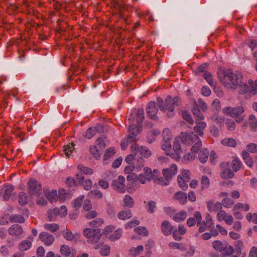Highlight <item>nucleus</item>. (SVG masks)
I'll use <instances>...</instances> for the list:
<instances>
[{
	"mask_svg": "<svg viewBox=\"0 0 257 257\" xmlns=\"http://www.w3.org/2000/svg\"><path fill=\"white\" fill-rule=\"evenodd\" d=\"M110 252V246L107 245H104L101 247L100 249V253L102 255L107 256Z\"/></svg>",
	"mask_w": 257,
	"mask_h": 257,
	"instance_id": "obj_62",
	"label": "nucleus"
},
{
	"mask_svg": "<svg viewBox=\"0 0 257 257\" xmlns=\"http://www.w3.org/2000/svg\"><path fill=\"white\" fill-rule=\"evenodd\" d=\"M194 145L192 147L191 150L193 153H197L202 147V142L198 137V139L194 143Z\"/></svg>",
	"mask_w": 257,
	"mask_h": 257,
	"instance_id": "obj_40",
	"label": "nucleus"
},
{
	"mask_svg": "<svg viewBox=\"0 0 257 257\" xmlns=\"http://www.w3.org/2000/svg\"><path fill=\"white\" fill-rule=\"evenodd\" d=\"M233 201L229 198H224L222 201V205L225 207L230 208L233 204Z\"/></svg>",
	"mask_w": 257,
	"mask_h": 257,
	"instance_id": "obj_61",
	"label": "nucleus"
},
{
	"mask_svg": "<svg viewBox=\"0 0 257 257\" xmlns=\"http://www.w3.org/2000/svg\"><path fill=\"white\" fill-rule=\"evenodd\" d=\"M145 118L144 112L143 108H139L137 111L136 121L138 125H140Z\"/></svg>",
	"mask_w": 257,
	"mask_h": 257,
	"instance_id": "obj_28",
	"label": "nucleus"
},
{
	"mask_svg": "<svg viewBox=\"0 0 257 257\" xmlns=\"http://www.w3.org/2000/svg\"><path fill=\"white\" fill-rule=\"evenodd\" d=\"M217 74L219 81L227 89L235 90L239 88V93L242 94L248 92V86L242 82L243 77L241 72H233L231 70L227 69Z\"/></svg>",
	"mask_w": 257,
	"mask_h": 257,
	"instance_id": "obj_1",
	"label": "nucleus"
},
{
	"mask_svg": "<svg viewBox=\"0 0 257 257\" xmlns=\"http://www.w3.org/2000/svg\"><path fill=\"white\" fill-rule=\"evenodd\" d=\"M201 184L202 185V189L204 190L207 188L210 185V181L208 177L206 176H203L201 178Z\"/></svg>",
	"mask_w": 257,
	"mask_h": 257,
	"instance_id": "obj_54",
	"label": "nucleus"
},
{
	"mask_svg": "<svg viewBox=\"0 0 257 257\" xmlns=\"http://www.w3.org/2000/svg\"><path fill=\"white\" fill-rule=\"evenodd\" d=\"M60 214V209L55 208L52 210H49L47 211V217L50 221H54L57 216Z\"/></svg>",
	"mask_w": 257,
	"mask_h": 257,
	"instance_id": "obj_22",
	"label": "nucleus"
},
{
	"mask_svg": "<svg viewBox=\"0 0 257 257\" xmlns=\"http://www.w3.org/2000/svg\"><path fill=\"white\" fill-rule=\"evenodd\" d=\"M222 251L223 252L220 254L221 257H225L232 254L234 252V249L232 246L225 243Z\"/></svg>",
	"mask_w": 257,
	"mask_h": 257,
	"instance_id": "obj_25",
	"label": "nucleus"
},
{
	"mask_svg": "<svg viewBox=\"0 0 257 257\" xmlns=\"http://www.w3.org/2000/svg\"><path fill=\"white\" fill-rule=\"evenodd\" d=\"M248 84H249L250 88L248 87V91H249L253 95L257 94V80L254 82L249 80L248 81Z\"/></svg>",
	"mask_w": 257,
	"mask_h": 257,
	"instance_id": "obj_36",
	"label": "nucleus"
},
{
	"mask_svg": "<svg viewBox=\"0 0 257 257\" xmlns=\"http://www.w3.org/2000/svg\"><path fill=\"white\" fill-rule=\"evenodd\" d=\"M122 234L121 229L118 228L117 229L113 234H111L109 236V239L111 241H114L116 239H119Z\"/></svg>",
	"mask_w": 257,
	"mask_h": 257,
	"instance_id": "obj_47",
	"label": "nucleus"
},
{
	"mask_svg": "<svg viewBox=\"0 0 257 257\" xmlns=\"http://www.w3.org/2000/svg\"><path fill=\"white\" fill-rule=\"evenodd\" d=\"M196 125H195L193 128L194 131L197 134L196 135L197 136H203L204 135L203 130L205 129L206 126V123L201 120H196Z\"/></svg>",
	"mask_w": 257,
	"mask_h": 257,
	"instance_id": "obj_16",
	"label": "nucleus"
},
{
	"mask_svg": "<svg viewBox=\"0 0 257 257\" xmlns=\"http://www.w3.org/2000/svg\"><path fill=\"white\" fill-rule=\"evenodd\" d=\"M177 168L175 164H172L169 168L164 169L162 170L163 176L168 182L172 179V176L177 173Z\"/></svg>",
	"mask_w": 257,
	"mask_h": 257,
	"instance_id": "obj_11",
	"label": "nucleus"
},
{
	"mask_svg": "<svg viewBox=\"0 0 257 257\" xmlns=\"http://www.w3.org/2000/svg\"><path fill=\"white\" fill-rule=\"evenodd\" d=\"M187 216V212L185 211H181L180 212L176 213L173 217V219L176 222L183 221Z\"/></svg>",
	"mask_w": 257,
	"mask_h": 257,
	"instance_id": "obj_32",
	"label": "nucleus"
},
{
	"mask_svg": "<svg viewBox=\"0 0 257 257\" xmlns=\"http://www.w3.org/2000/svg\"><path fill=\"white\" fill-rule=\"evenodd\" d=\"M234 176V173L229 168L223 169L220 173V176L223 179L232 178Z\"/></svg>",
	"mask_w": 257,
	"mask_h": 257,
	"instance_id": "obj_27",
	"label": "nucleus"
},
{
	"mask_svg": "<svg viewBox=\"0 0 257 257\" xmlns=\"http://www.w3.org/2000/svg\"><path fill=\"white\" fill-rule=\"evenodd\" d=\"M66 184L69 187L78 185V182L77 180V176H76L75 179L72 177H68L66 180Z\"/></svg>",
	"mask_w": 257,
	"mask_h": 257,
	"instance_id": "obj_55",
	"label": "nucleus"
},
{
	"mask_svg": "<svg viewBox=\"0 0 257 257\" xmlns=\"http://www.w3.org/2000/svg\"><path fill=\"white\" fill-rule=\"evenodd\" d=\"M248 124L253 131H256L257 128V120L254 115L251 114L249 116Z\"/></svg>",
	"mask_w": 257,
	"mask_h": 257,
	"instance_id": "obj_34",
	"label": "nucleus"
},
{
	"mask_svg": "<svg viewBox=\"0 0 257 257\" xmlns=\"http://www.w3.org/2000/svg\"><path fill=\"white\" fill-rule=\"evenodd\" d=\"M132 216V212L131 210L127 211L122 210L118 212L117 217L119 219L125 220L130 218Z\"/></svg>",
	"mask_w": 257,
	"mask_h": 257,
	"instance_id": "obj_30",
	"label": "nucleus"
},
{
	"mask_svg": "<svg viewBox=\"0 0 257 257\" xmlns=\"http://www.w3.org/2000/svg\"><path fill=\"white\" fill-rule=\"evenodd\" d=\"M194 217L196 218L197 221V225L199 227V232H204L207 227H208V224L205 223V221L201 222L202 216L201 213L199 211H196L194 212Z\"/></svg>",
	"mask_w": 257,
	"mask_h": 257,
	"instance_id": "obj_12",
	"label": "nucleus"
},
{
	"mask_svg": "<svg viewBox=\"0 0 257 257\" xmlns=\"http://www.w3.org/2000/svg\"><path fill=\"white\" fill-rule=\"evenodd\" d=\"M162 137L164 142L170 141L172 139L171 131L168 128H165L162 132Z\"/></svg>",
	"mask_w": 257,
	"mask_h": 257,
	"instance_id": "obj_42",
	"label": "nucleus"
},
{
	"mask_svg": "<svg viewBox=\"0 0 257 257\" xmlns=\"http://www.w3.org/2000/svg\"><path fill=\"white\" fill-rule=\"evenodd\" d=\"M125 178L122 176H119L117 179L112 181L111 186L115 191L123 193L125 192Z\"/></svg>",
	"mask_w": 257,
	"mask_h": 257,
	"instance_id": "obj_5",
	"label": "nucleus"
},
{
	"mask_svg": "<svg viewBox=\"0 0 257 257\" xmlns=\"http://www.w3.org/2000/svg\"><path fill=\"white\" fill-rule=\"evenodd\" d=\"M144 176L146 177V179L148 181H150L152 179H153L156 173L158 172L157 170H154L152 173V170L150 168L148 167L144 168Z\"/></svg>",
	"mask_w": 257,
	"mask_h": 257,
	"instance_id": "obj_24",
	"label": "nucleus"
},
{
	"mask_svg": "<svg viewBox=\"0 0 257 257\" xmlns=\"http://www.w3.org/2000/svg\"><path fill=\"white\" fill-rule=\"evenodd\" d=\"M118 5V9H119V17L121 19H124V16L123 15L124 11L126 10H128V7L126 6V5H120L117 4Z\"/></svg>",
	"mask_w": 257,
	"mask_h": 257,
	"instance_id": "obj_56",
	"label": "nucleus"
},
{
	"mask_svg": "<svg viewBox=\"0 0 257 257\" xmlns=\"http://www.w3.org/2000/svg\"><path fill=\"white\" fill-rule=\"evenodd\" d=\"M84 196H80L77 198L75 199L73 203V207L75 208H79L80 207L82 204Z\"/></svg>",
	"mask_w": 257,
	"mask_h": 257,
	"instance_id": "obj_60",
	"label": "nucleus"
},
{
	"mask_svg": "<svg viewBox=\"0 0 257 257\" xmlns=\"http://www.w3.org/2000/svg\"><path fill=\"white\" fill-rule=\"evenodd\" d=\"M83 235L88 238V241L91 243H95L99 241L101 236V229L99 228H85Z\"/></svg>",
	"mask_w": 257,
	"mask_h": 257,
	"instance_id": "obj_3",
	"label": "nucleus"
},
{
	"mask_svg": "<svg viewBox=\"0 0 257 257\" xmlns=\"http://www.w3.org/2000/svg\"><path fill=\"white\" fill-rule=\"evenodd\" d=\"M103 223V220L101 218H96L89 222V225L92 227H98Z\"/></svg>",
	"mask_w": 257,
	"mask_h": 257,
	"instance_id": "obj_52",
	"label": "nucleus"
},
{
	"mask_svg": "<svg viewBox=\"0 0 257 257\" xmlns=\"http://www.w3.org/2000/svg\"><path fill=\"white\" fill-rule=\"evenodd\" d=\"M156 208V203L154 201H150L148 202L146 208L147 209V211L150 213H153L155 211V209Z\"/></svg>",
	"mask_w": 257,
	"mask_h": 257,
	"instance_id": "obj_50",
	"label": "nucleus"
},
{
	"mask_svg": "<svg viewBox=\"0 0 257 257\" xmlns=\"http://www.w3.org/2000/svg\"><path fill=\"white\" fill-rule=\"evenodd\" d=\"M128 131L130 134L135 136H138L140 133V130L139 126H137L135 124H131L128 127Z\"/></svg>",
	"mask_w": 257,
	"mask_h": 257,
	"instance_id": "obj_51",
	"label": "nucleus"
},
{
	"mask_svg": "<svg viewBox=\"0 0 257 257\" xmlns=\"http://www.w3.org/2000/svg\"><path fill=\"white\" fill-rule=\"evenodd\" d=\"M203 77L210 86L213 85L212 75L209 72H205L203 74Z\"/></svg>",
	"mask_w": 257,
	"mask_h": 257,
	"instance_id": "obj_58",
	"label": "nucleus"
},
{
	"mask_svg": "<svg viewBox=\"0 0 257 257\" xmlns=\"http://www.w3.org/2000/svg\"><path fill=\"white\" fill-rule=\"evenodd\" d=\"M88 195L96 199H100L103 197L102 193L99 190H92L88 193Z\"/></svg>",
	"mask_w": 257,
	"mask_h": 257,
	"instance_id": "obj_31",
	"label": "nucleus"
},
{
	"mask_svg": "<svg viewBox=\"0 0 257 257\" xmlns=\"http://www.w3.org/2000/svg\"><path fill=\"white\" fill-rule=\"evenodd\" d=\"M74 144L72 143L69 144L66 146H64L63 147V151L65 154V155L69 157L70 154L73 152L74 149Z\"/></svg>",
	"mask_w": 257,
	"mask_h": 257,
	"instance_id": "obj_39",
	"label": "nucleus"
},
{
	"mask_svg": "<svg viewBox=\"0 0 257 257\" xmlns=\"http://www.w3.org/2000/svg\"><path fill=\"white\" fill-rule=\"evenodd\" d=\"M89 152L91 155L96 159H98L100 157V154L95 146H91L89 148Z\"/></svg>",
	"mask_w": 257,
	"mask_h": 257,
	"instance_id": "obj_41",
	"label": "nucleus"
},
{
	"mask_svg": "<svg viewBox=\"0 0 257 257\" xmlns=\"http://www.w3.org/2000/svg\"><path fill=\"white\" fill-rule=\"evenodd\" d=\"M244 108L242 106H237L233 108L230 112V116L235 118V121L240 123L243 119L244 116L242 115L244 112Z\"/></svg>",
	"mask_w": 257,
	"mask_h": 257,
	"instance_id": "obj_8",
	"label": "nucleus"
},
{
	"mask_svg": "<svg viewBox=\"0 0 257 257\" xmlns=\"http://www.w3.org/2000/svg\"><path fill=\"white\" fill-rule=\"evenodd\" d=\"M76 176L78 185H82L86 190H89L91 188L92 182L90 179L85 180V178L82 173L77 174Z\"/></svg>",
	"mask_w": 257,
	"mask_h": 257,
	"instance_id": "obj_9",
	"label": "nucleus"
},
{
	"mask_svg": "<svg viewBox=\"0 0 257 257\" xmlns=\"http://www.w3.org/2000/svg\"><path fill=\"white\" fill-rule=\"evenodd\" d=\"M115 153L114 152V149L113 148H110L108 149H107L104 155V161H105L107 159H108L111 156L113 155Z\"/></svg>",
	"mask_w": 257,
	"mask_h": 257,
	"instance_id": "obj_63",
	"label": "nucleus"
},
{
	"mask_svg": "<svg viewBox=\"0 0 257 257\" xmlns=\"http://www.w3.org/2000/svg\"><path fill=\"white\" fill-rule=\"evenodd\" d=\"M153 180L155 183L164 185H167L169 182L165 178L164 179L162 177H158L156 174L154 177Z\"/></svg>",
	"mask_w": 257,
	"mask_h": 257,
	"instance_id": "obj_44",
	"label": "nucleus"
},
{
	"mask_svg": "<svg viewBox=\"0 0 257 257\" xmlns=\"http://www.w3.org/2000/svg\"><path fill=\"white\" fill-rule=\"evenodd\" d=\"M14 190V187L12 185H8L5 186V188L1 191L0 193L3 194V197L5 200L9 199L12 193Z\"/></svg>",
	"mask_w": 257,
	"mask_h": 257,
	"instance_id": "obj_21",
	"label": "nucleus"
},
{
	"mask_svg": "<svg viewBox=\"0 0 257 257\" xmlns=\"http://www.w3.org/2000/svg\"><path fill=\"white\" fill-rule=\"evenodd\" d=\"M28 239H31L32 240H33V238L30 237ZM31 241L29 239H27L21 241V242L19 244V248L21 251H24L29 249L31 247Z\"/></svg>",
	"mask_w": 257,
	"mask_h": 257,
	"instance_id": "obj_23",
	"label": "nucleus"
},
{
	"mask_svg": "<svg viewBox=\"0 0 257 257\" xmlns=\"http://www.w3.org/2000/svg\"><path fill=\"white\" fill-rule=\"evenodd\" d=\"M173 228L174 227L167 220L163 221L161 225L162 232L166 236L169 235L172 233Z\"/></svg>",
	"mask_w": 257,
	"mask_h": 257,
	"instance_id": "obj_15",
	"label": "nucleus"
},
{
	"mask_svg": "<svg viewBox=\"0 0 257 257\" xmlns=\"http://www.w3.org/2000/svg\"><path fill=\"white\" fill-rule=\"evenodd\" d=\"M77 168L82 173L86 175H91L93 173L92 169L85 167L82 165H79Z\"/></svg>",
	"mask_w": 257,
	"mask_h": 257,
	"instance_id": "obj_46",
	"label": "nucleus"
},
{
	"mask_svg": "<svg viewBox=\"0 0 257 257\" xmlns=\"http://www.w3.org/2000/svg\"><path fill=\"white\" fill-rule=\"evenodd\" d=\"M209 151L206 148L202 149L198 154V159L201 163H206L208 158Z\"/></svg>",
	"mask_w": 257,
	"mask_h": 257,
	"instance_id": "obj_19",
	"label": "nucleus"
},
{
	"mask_svg": "<svg viewBox=\"0 0 257 257\" xmlns=\"http://www.w3.org/2000/svg\"><path fill=\"white\" fill-rule=\"evenodd\" d=\"M123 202L125 206L128 208L133 207L135 204L134 199L130 195H126L124 196Z\"/></svg>",
	"mask_w": 257,
	"mask_h": 257,
	"instance_id": "obj_35",
	"label": "nucleus"
},
{
	"mask_svg": "<svg viewBox=\"0 0 257 257\" xmlns=\"http://www.w3.org/2000/svg\"><path fill=\"white\" fill-rule=\"evenodd\" d=\"M28 198L26 193L23 192H21L19 194V203L23 205L28 202Z\"/></svg>",
	"mask_w": 257,
	"mask_h": 257,
	"instance_id": "obj_49",
	"label": "nucleus"
},
{
	"mask_svg": "<svg viewBox=\"0 0 257 257\" xmlns=\"http://www.w3.org/2000/svg\"><path fill=\"white\" fill-rule=\"evenodd\" d=\"M242 157L246 165H247L249 168L253 167V161L251 156L246 151L244 150L242 151Z\"/></svg>",
	"mask_w": 257,
	"mask_h": 257,
	"instance_id": "obj_20",
	"label": "nucleus"
},
{
	"mask_svg": "<svg viewBox=\"0 0 257 257\" xmlns=\"http://www.w3.org/2000/svg\"><path fill=\"white\" fill-rule=\"evenodd\" d=\"M247 150L251 153H257V145L250 143L246 146Z\"/></svg>",
	"mask_w": 257,
	"mask_h": 257,
	"instance_id": "obj_64",
	"label": "nucleus"
},
{
	"mask_svg": "<svg viewBox=\"0 0 257 257\" xmlns=\"http://www.w3.org/2000/svg\"><path fill=\"white\" fill-rule=\"evenodd\" d=\"M173 149L175 152H179L180 153L182 152L181 144L178 139H175L173 145Z\"/></svg>",
	"mask_w": 257,
	"mask_h": 257,
	"instance_id": "obj_57",
	"label": "nucleus"
},
{
	"mask_svg": "<svg viewBox=\"0 0 257 257\" xmlns=\"http://www.w3.org/2000/svg\"><path fill=\"white\" fill-rule=\"evenodd\" d=\"M46 196L51 201H56L57 200V193L56 190H52L50 193H45Z\"/></svg>",
	"mask_w": 257,
	"mask_h": 257,
	"instance_id": "obj_43",
	"label": "nucleus"
},
{
	"mask_svg": "<svg viewBox=\"0 0 257 257\" xmlns=\"http://www.w3.org/2000/svg\"><path fill=\"white\" fill-rule=\"evenodd\" d=\"M182 116L183 118L190 124H193L194 120L192 116L186 111H182Z\"/></svg>",
	"mask_w": 257,
	"mask_h": 257,
	"instance_id": "obj_53",
	"label": "nucleus"
},
{
	"mask_svg": "<svg viewBox=\"0 0 257 257\" xmlns=\"http://www.w3.org/2000/svg\"><path fill=\"white\" fill-rule=\"evenodd\" d=\"M225 243H223L220 240H215L213 241L212 245L213 248L218 251H221Z\"/></svg>",
	"mask_w": 257,
	"mask_h": 257,
	"instance_id": "obj_37",
	"label": "nucleus"
},
{
	"mask_svg": "<svg viewBox=\"0 0 257 257\" xmlns=\"http://www.w3.org/2000/svg\"><path fill=\"white\" fill-rule=\"evenodd\" d=\"M191 111L196 118V120H202L204 118L203 114L200 112L199 106L195 101L194 102L193 106L191 109Z\"/></svg>",
	"mask_w": 257,
	"mask_h": 257,
	"instance_id": "obj_17",
	"label": "nucleus"
},
{
	"mask_svg": "<svg viewBox=\"0 0 257 257\" xmlns=\"http://www.w3.org/2000/svg\"><path fill=\"white\" fill-rule=\"evenodd\" d=\"M9 220L11 222L22 223L25 222L24 217L20 214H14L10 216Z\"/></svg>",
	"mask_w": 257,
	"mask_h": 257,
	"instance_id": "obj_29",
	"label": "nucleus"
},
{
	"mask_svg": "<svg viewBox=\"0 0 257 257\" xmlns=\"http://www.w3.org/2000/svg\"><path fill=\"white\" fill-rule=\"evenodd\" d=\"M44 227L46 230L54 232L59 229V225L56 223H46L44 225Z\"/></svg>",
	"mask_w": 257,
	"mask_h": 257,
	"instance_id": "obj_33",
	"label": "nucleus"
},
{
	"mask_svg": "<svg viewBox=\"0 0 257 257\" xmlns=\"http://www.w3.org/2000/svg\"><path fill=\"white\" fill-rule=\"evenodd\" d=\"M175 198L178 200L180 203L184 204L187 202V195L185 193L182 191H179L175 194Z\"/></svg>",
	"mask_w": 257,
	"mask_h": 257,
	"instance_id": "obj_26",
	"label": "nucleus"
},
{
	"mask_svg": "<svg viewBox=\"0 0 257 257\" xmlns=\"http://www.w3.org/2000/svg\"><path fill=\"white\" fill-rule=\"evenodd\" d=\"M178 101L179 97L178 96H175L172 98L171 96H168L165 101L161 97H158L157 98L158 106L160 110L162 112L168 110L167 115L169 117H173L174 115V108L176 106L178 105Z\"/></svg>",
	"mask_w": 257,
	"mask_h": 257,
	"instance_id": "obj_2",
	"label": "nucleus"
},
{
	"mask_svg": "<svg viewBox=\"0 0 257 257\" xmlns=\"http://www.w3.org/2000/svg\"><path fill=\"white\" fill-rule=\"evenodd\" d=\"M29 193L31 195L39 196L42 193V187L41 184L34 178L28 181Z\"/></svg>",
	"mask_w": 257,
	"mask_h": 257,
	"instance_id": "obj_4",
	"label": "nucleus"
},
{
	"mask_svg": "<svg viewBox=\"0 0 257 257\" xmlns=\"http://www.w3.org/2000/svg\"><path fill=\"white\" fill-rule=\"evenodd\" d=\"M8 232L12 236H19L23 233V228L20 225L15 224L9 228Z\"/></svg>",
	"mask_w": 257,
	"mask_h": 257,
	"instance_id": "obj_14",
	"label": "nucleus"
},
{
	"mask_svg": "<svg viewBox=\"0 0 257 257\" xmlns=\"http://www.w3.org/2000/svg\"><path fill=\"white\" fill-rule=\"evenodd\" d=\"M221 143L223 145L231 147H234L236 145L235 140L232 138L224 139L221 141Z\"/></svg>",
	"mask_w": 257,
	"mask_h": 257,
	"instance_id": "obj_38",
	"label": "nucleus"
},
{
	"mask_svg": "<svg viewBox=\"0 0 257 257\" xmlns=\"http://www.w3.org/2000/svg\"><path fill=\"white\" fill-rule=\"evenodd\" d=\"M181 140L186 146L192 145L198 139V136L193 132L190 133L182 132L180 134Z\"/></svg>",
	"mask_w": 257,
	"mask_h": 257,
	"instance_id": "obj_6",
	"label": "nucleus"
},
{
	"mask_svg": "<svg viewBox=\"0 0 257 257\" xmlns=\"http://www.w3.org/2000/svg\"><path fill=\"white\" fill-rule=\"evenodd\" d=\"M39 238L48 246L51 245L55 240L53 235L46 231L39 234Z\"/></svg>",
	"mask_w": 257,
	"mask_h": 257,
	"instance_id": "obj_13",
	"label": "nucleus"
},
{
	"mask_svg": "<svg viewBox=\"0 0 257 257\" xmlns=\"http://www.w3.org/2000/svg\"><path fill=\"white\" fill-rule=\"evenodd\" d=\"M147 116L153 120H158V117L157 114L158 112V108L157 107L156 103L154 101L149 102L146 108Z\"/></svg>",
	"mask_w": 257,
	"mask_h": 257,
	"instance_id": "obj_7",
	"label": "nucleus"
},
{
	"mask_svg": "<svg viewBox=\"0 0 257 257\" xmlns=\"http://www.w3.org/2000/svg\"><path fill=\"white\" fill-rule=\"evenodd\" d=\"M139 152L142 156L145 158H148L151 155V151L148 149L142 146L139 148Z\"/></svg>",
	"mask_w": 257,
	"mask_h": 257,
	"instance_id": "obj_48",
	"label": "nucleus"
},
{
	"mask_svg": "<svg viewBox=\"0 0 257 257\" xmlns=\"http://www.w3.org/2000/svg\"><path fill=\"white\" fill-rule=\"evenodd\" d=\"M62 233L64 237L67 240L72 241L75 238L74 235L70 230L67 229L63 231Z\"/></svg>",
	"mask_w": 257,
	"mask_h": 257,
	"instance_id": "obj_45",
	"label": "nucleus"
},
{
	"mask_svg": "<svg viewBox=\"0 0 257 257\" xmlns=\"http://www.w3.org/2000/svg\"><path fill=\"white\" fill-rule=\"evenodd\" d=\"M207 206L210 211H217L222 208V204L219 202L214 204L213 200H210L207 202Z\"/></svg>",
	"mask_w": 257,
	"mask_h": 257,
	"instance_id": "obj_18",
	"label": "nucleus"
},
{
	"mask_svg": "<svg viewBox=\"0 0 257 257\" xmlns=\"http://www.w3.org/2000/svg\"><path fill=\"white\" fill-rule=\"evenodd\" d=\"M241 163L238 159H233L231 162L232 168L236 172L240 168Z\"/></svg>",
	"mask_w": 257,
	"mask_h": 257,
	"instance_id": "obj_59",
	"label": "nucleus"
},
{
	"mask_svg": "<svg viewBox=\"0 0 257 257\" xmlns=\"http://www.w3.org/2000/svg\"><path fill=\"white\" fill-rule=\"evenodd\" d=\"M60 252L62 255L65 257H75L77 254L76 250L70 248L67 245H62L60 247Z\"/></svg>",
	"mask_w": 257,
	"mask_h": 257,
	"instance_id": "obj_10",
	"label": "nucleus"
}]
</instances>
